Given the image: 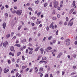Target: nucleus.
Segmentation results:
<instances>
[{
    "label": "nucleus",
    "instance_id": "50",
    "mask_svg": "<svg viewBox=\"0 0 77 77\" xmlns=\"http://www.w3.org/2000/svg\"><path fill=\"white\" fill-rule=\"evenodd\" d=\"M16 13V11H13L12 12V14H15Z\"/></svg>",
    "mask_w": 77,
    "mask_h": 77
},
{
    "label": "nucleus",
    "instance_id": "20",
    "mask_svg": "<svg viewBox=\"0 0 77 77\" xmlns=\"http://www.w3.org/2000/svg\"><path fill=\"white\" fill-rule=\"evenodd\" d=\"M41 14V12H38L37 14V15L38 17H39V15Z\"/></svg>",
    "mask_w": 77,
    "mask_h": 77
},
{
    "label": "nucleus",
    "instance_id": "46",
    "mask_svg": "<svg viewBox=\"0 0 77 77\" xmlns=\"http://www.w3.org/2000/svg\"><path fill=\"white\" fill-rule=\"evenodd\" d=\"M5 8H9V6H8V5H5Z\"/></svg>",
    "mask_w": 77,
    "mask_h": 77
},
{
    "label": "nucleus",
    "instance_id": "53",
    "mask_svg": "<svg viewBox=\"0 0 77 77\" xmlns=\"http://www.w3.org/2000/svg\"><path fill=\"white\" fill-rule=\"evenodd\" d=\"M29 68H27L26 69V72H27L29 71Z\"/></svg>",
    "mask_w": 77,
    "mask_h": 77
},
{
    "label": "nucleus",
    "instance_id": "54",
    "mask_svg": "<svg viewBox=\"0 0 77 77\" xmlns=\"http://www.w3.org/2000/svg\"><path fill=\"white\" fill-rule=\"evenodd\" d=\"M32 38H30L29 39V42H30L32 41Z\"/></svg>",
    "mask_w": 77,
    "mask_h": 77
},
{
    "label": "nucleus",
    "instance_id": "29",
    "mask_svg": "<svg viewBox=\"0 0 77 77\" xmlns=\"http://www.w3.org/2000/svg\"><path fill=\"white\" fill-rule=\"evenodd\" d=\"M26 68V66H23L22 67V69H24L25 68Z\"/></svg>",
    "mask_w": 77,
    "mask_h": 77
},
{
    "label": "nucleus",
    "instance_id": "26",
    "mask_svg": "<svg viewBox=\"0 0 77 77\" xmlns=\"http://www.w3.org/2000/svg\"><path fill=\"white\" fill-rule=\"evenodd\" d=\"M52 26H53V23H51L49 26V28H51L52 27Z\"/></svg>",
    "mask_w": 77,
    "mask_h": 77
},
{
    "label": "nucleus",
    "instance_id": "39",
    "mask_svg": "<svg viewBox=\"0 0 77 77\" xmlns=\"http://www.w3.org/2000/svg\"><path fill=\"white\" fill-rule=\"evenodd\" d=\"M46 29L47 31H48L49 30V27H48V26H47L46 28Z\"/></svg>",
    "mask_w": 77,
    "mask_h": 77
},
{
    "label": "nucleus",
    "instance_id": "38",
    "mask_svg": "<svg viewBox=\"0 0 77 77\" xmlns=\"http://www.w3.org/2000/svg\"><path fill=\"white\" fill-rule=\"evenodd\" d=\"M53 42L54 44H55V43H56V40H53Z\"/></svg>",
    "mask_w": 77,
    "mask_h": 77
},
{
    "label": "nucleus",
    "instance_id": "58",
    "mask_svg": "<svg viewBox=\"0 0 77 77\" xmlns=\"http://www.w3.org/2000/svg\"><path fill=\"white\" fill-rule=\"evenodd\" d=\"M32 26H35V23H32Z\"/></svg>",
    "mask_w": 77,
    "mask_h": 77
},
{
    "label": "nucleus",
    "instance_id": "56",
    "mask_svg": "<svg viewBox=\"0 0 77 77\" xmlns=\"http://www.w3.org/2000/svg\"><path fill=\"white\" fill-rule=\"evenodd\" d=\"M29 51V50H28V49H27L26 50V53H28V51Z\"/></svg>",
    "mask_w": 77,
    "mask_h": 77
},
{
    "label": "nucleus",
    "instance_id": "64",
    "mask_svg": "<svg viewBox=\"0 0 77 77\" xmlns=\"http://www.w3.org/2000/svg\"><path fill=\"white\" fill-rule=\"evenodd\" d=\"M20 50H21V51H23V48H20Z\"/></svg>",
    "mask_w": 77,
    "mask_h": 77
},
{
    "label": "nucleus",
    "instance_id": "62",
    "mask_svg": "<svg viewBox=\"0 0 77 77\" xmlns=\"http://www.w3.org/2000/svg\"><path fill=\"white\" fill-rule=\"evenodd\" d=\"M24 30H27V28H24Z\"/></svg>",
    "mask_w": 77,
    "mask_h": 77
},
{
    "label": "nucleus",
    "instance_id": "14",
    "mask_svg": "<svg viewBox=\"0 0 77 77\" xmlns=\"http://www.w3.org/2000/svg\"><path fill=\"white\" fill-rule=\"evenodd\" d=\"M21 52H18L17 54V56H19L20 54H21Z\"/></svg>",
    "mask_w": 77,
    "mask_h": 77
},
{
    "label": "nucleus",
    "instance_id": "4",
    "mask_svg": "<svg viewBox=\"0 0 77 77\" xmlns=\"http://www.w3.org/2000/svg\"><path fill=\"white\" fill-rule=\"evenodd\" d=\"M52 49V48H51V47H48L46 49H45V51H46L48 52V51H48V50H51Z\"/></svg>",
    "mask_w": 77,
    "mask_h": 77
},
{
    "label": "nucleus",
    "instance_id": "57",
    "mask_svg": "<svg viewBox=\"0 0 77 77\" xmlns=\"http://www.w3.org/2000/svg\"><path fill=\"white\" fill-rule=\"evenodd\" d=\"M8 63L10 64L11 63V61L10 60H8Z\"/></svg>",
    "mask_w": 77,
    "mask_h": 77
},
{
    "label": "nucleus",
    "instance_id": "5",
    "mask_svg": "<svg viewBox=\"0 0 77 77\" xmlns=\"http://www.w3.org/2000/svg\"><path fill=\"white\" fill-rule=\"evenodd\" d=\"M73 24V21H70L68 23V26H69V25L70 26H72V25Z\"/></svg>",
    "mask_w": 77,
    "mask_h": 77
},
{
    "label": "nucleus",
    "instance_id": "42",
    "mask_svg": "<svg viewBox=\"0 0 77 77\" xmlns=\"http://www.w3.org/2000/svg\"><path fill=\"white\" fill-rule=\"evenodd\" d=\"M52 38V36H50L48 37V40H51V38Z\"/></svg>",
    "mask_w": 77,
    "mask_h": 77
},
{
    "label": "nucleus",
    "instance_id": "27",
    "mask_svg": "<svg viewBox=\"0 0 77 77\" xmlns=\"http://www.w3.org/2000/svg\"><path fill=\"white\" fill-rule=\"evenodd\" d=\"M28 9L29 10H30V11H32L33 10L32 9V8H29Z\"/></svg>",
    "mask_w": 77,
    "mask_h": 77
},
{
    "label": "nucleus",
    "instance_id": "21",
    "mask_svg": "<svg viewBox=\"0 0 77 77\" xmlns=\"http://www.w3.org/2000/svg\"><path fill=\"white\" fill-rule=\"evenodd\" d=\"M22 27V25H20L18 28V30H20L21 29V27Z\"/></svg>",
    "mask_w": 77,
    "mask_h": 77
},
{
    "label": "nucleus",
    "instance_id": "44",
    "mask_svg": "<svg viewBox=\"0 0 77 77\" xmlns=\"http://www.w3.org/2000/svg\"><path fill=\"white\" fill-rule=\"evenodd\" d=\"M18 75H19V73L18 72H17L16 74V77H18Z\"/></svg>",
    "mask_w": 77,
    "mask_h": 77
},
{
    "label": "nucleus",
    "instance_id": "33",
    "mask_svg": "<svg viewBox=\"0 0 77 77\" xmlns=\"http://www.w3.org/2000/svg\"><path fill=\"white\" fill-rule=\"evenodd\" d=\"M53 19L54 20H56V17H53Z\"/></svg>",
    "mask_w": 77,
    "mask_h": 77
},
{
    "label": "nucleus",
    "instance_id": "1",
    "mask_svg": "<svg viewBox=\"0 0 77 77\" xmlns=\"http://www.w3.org/2000/svg\"><path fill=\"white\" fill-rule=\"evenodd\" d=\"M53 5H54V7L55 8H57V7L58 6V1H56L55 0H54V1L53 2Z\"/></svg>",
    "mask_w": 77,
    "mask_h": 77
},
{
    "label": "nucleus",
    "instance_id": "23",
    "mask_svg": "<svg viewBox=\"0 0 77 77\" xmlns=\"http://www.w3.org/2000/svg\"><path fill=\"white\" fill-rule=\"evenodd\" d=\"M15 46H17L18 47H20V45L19 44H16Z\"/></svg>",
    "mask_w": 77,
    "mask_h": 77
},
{
    "label": "nucleus",
    "instance_id": "41",
    "mask_svg": "<svg viewBox=\"0 0 77 77\" xmlns=\"http://www.w3.org/2000/svg\"><path fill=\"white\" fill-rule=\"evenodd\" d=\"M57 17L58 18H59L60 17V15L59 14H58L57 15Z\"/></svg>",
    "mask_w": 77,
    "mask_h": 77
},
{
    "label": "nucleus",
    "instance_id": "22",
    "mask_svg": "<svg viewBox=\"0 0 77 77\" xmlns=\"http://www.w3.org/2000/svg\"><path fill=\"white\" fill-rule=\"evenodd\" d=\"M35 3L36 5H38L39 3V0H38L35 1Z\"/></svg>",
    "mask_w": 77,
    "mask_h": 77
},
{
    "label": "nucleus",
    "instance_id": "30",
    "mask_svg": "<svg viewBox=\"0 0 77 77\" xmlns=\"http://www.w3.org/2000/svg\"><path fill=\"white\" fill-rule=\"evenodd\" d=\"M49 6L50 8H51V7H52V2H51L50 3Z\"/></svg>",
    "mask_w": 77,
    "mask_h": 77
},
{
    "label": "nucleus",
    "instance_id": "6",
    "mask_svg": "<svg viewBox=\"0 0 77 77\" xmlns=\"http://www.w3.org/2000/svg\"><path fill=\"white\" fill-rule=\"evenodd\" d=\"M2 26L4 29H5V28H6V23L4 22L3 23Z\"/></svg>",
    "mask_w": 77,
    "mask_h": 77
},
{
    "label": "nucleus",
    "instance_id": "10",
    "mask_svg": "<svg viewBox=\"0 0 77 77\" xmlns=\"http://www.w3.org/2000/svg\"><path fill=\"white\" fill-rule=\"evenodd\" d=\"M11 51H15L14 50V47L11 46Z\"/></svg>",
    "mask_w": 77,
    "mask_h": 77
},
{
    "label": "nucleus",
    "instance_id": "16",
    "mask_svg": "<svg viewBox=\"0 0 77 77\" xmlns=\"http://www.w3.org/2000/svg\"><path fill=\"white\" fill-rule=\"evenodd\" d=\"M31 19H32V20H36V18L35 17H32Z\"/></svg>",
    "mask_w": 77,
    "mask_h": 77
},
{
    "label": "nucleus",
    "instance_id": "24",
    "mask_svg": "<svg viewBox=\"0 0 77 77\" xmlns=\"http://www.w3.org/2000/svg\"><path fill=\"white\" fill-rule=\"evenodd\" d=\"M17 35L18 36H21V34L20 33H18L17 35Z\"/></svg>",
    "mask_w": 77,
    "mask_h": 77
},
{
    "label": "nucleus",
    "instance_id": "31",
    "mask_svg": "<svg viewBox=\"0 0 77 77\" xmlns=\"http://www.w3.org/2000/svg\"><path fill=\"white\" fill-rule=\"evenodd\" d=\"M23 69H21L20 70V73H21V74H23Z\"/></svg>",
    "mask_w": 77,
    "mask_h": 77
},
{
    "label": "nucleus",
    "instance_id": "51",
    "mask_svg": "<svg viewBox=\"0 0 77 77\" xmlns=\"http://www.w3.org/2000/svg\"><path fill=\"white\" fill-rule=\"evenodd\" d=\"M29 54H32V51H29Z\"/></svg>",
    "mask_w": 77,
    "mask_h": 77
},
{
    "label": "nucleus",
    "instance_id": "40",
    "mask_svg": "<svg viewBox=\"0 0 77 77\" xmlns=\"http://www.w3.org/2000/svg\"><path fill=\"white\" fill-rule=\"evenodd\" d=\"M59 23L60 25L62 24V21H60Z\"/></svg>",
    "mask_w": 77,
    "mask_h": 77
},
{
    "label": "nucleus",
    "instance_id": "2",
    "mask_svg": "<svg viewBox=\"0 0 77 77\" xmlns=\"http://www.w3.org/2000/svg\"><path fill=\"white\" fill-rule=\"evenodd\" d=\"M22 10H18L16 12V14L17 15H18L19 16H20L22 13Z\"/></svg>",
    "mask_w": 77,
    "mask_h": 77
},
{
    "label": "nucleus",
    "instance_id": "52",
    "mask_svg": "<svg viewBox=\"0 0 77 77\" xmlns=\"http://www.w3.org/2000/svg\"><path fill=\"white\" fill-rule=\"evenodd\" d=\"M29 46H30V47H32V44L31 43H29Z\"/></svg>",
    "mask_w": 77,
    "mask_h": 77
},
{
    "label": "nucleus",
    "instance_id": "7",
    "mask_svg": "<svg viewBox=\"0 0 77 77\" xmlns=\"http://www.w3.org/2000/svg\"><path fill=\"white\" fill-rule=\"evenodd\" d=\"M62 52H60V53L58 54V55L57 56V58H60V56H61V55H62Z\"/></svg>",
    "mask_w": 77,
    "mask_h": 77
},
{
    "label": "nucleus",
    "instance_id": "8",
    "mask_svg": "<svg viewBox=\"0 0 77 77\" xmlns=\"http://www.w3.org/2000/svg\"><path fill=\"white\" fill-rule=\"evenodd\" d=\"M34 69H35V70H36L35 71V73H37V72H38V67H36Z\"/></svg>",
    "mask_w": 77,
    "mask_h": 77
},
{
    "label": "nucleus",
    "instance_id": "37",
    "mask_svg": "<svg viewBox=\"0 0 77 77\" xmlns=\"http://www.w3.org/2000/svg\"><path fill=\"white\" fill-rule=\"evenodd\" d=\"M14 32H12L11 35V36H13V35H14Z\"/></svg>",
    "mask_w": 77,
    "mask_h": 77
},
{
    "label": "nucleus",
    "instance_id": "34",
    "mask_svg": "<svg viewBox=\"0 0 77 77\" xmlns=\"http://www.w3.org/2000/svg\"><path fill=\"white\" fill-rule=\"evenodd\" d=\"M69 39H67L66 40V42H69Z\"/></svg>",
    "mask_w": 77,
    "mask_h": 77
},
{
    "label": "nucleus",
    "instance_id": "28",
    "mask_svg": "<svg viewBox=\"0 0 77 77\" xmlns=\"http://www.w3.org/2000/svg\"><path fill=\"white\" fill-rule=\"evenodd\" d=\"M43 71V68H40V71L42 72Z\"/></svg>",
    "mask_w": 77,
    "mask_h": 77
},
{
    "label": "nucleus",
    "instance_id": "35",
    "mask_svg": "<svg viewBox=\"0 0 77 77\" xmlns=\"http://www.w3.org/2000/svg\"><path fill=\"white\" fill-rule=\"evenodd\" d=\"M58 32H59V31H58V30H57L56 32V35H58Z\"/></svg>",
    "mask_w": 77,
    "mask_h": 77
},
{
    "label": "nucleus",
    "instance_id": "15",
    "mask_svg": "<svg viewBox=\"0 0 77 77\" xmlns=\"http://www.w3.org/2000/svg\"><path fill=\"white\" fill-rule=\"evenodd\" d=\"M40 51H42L41 52V54H43V52H44V49L43 48H41L40 49Z\"/></svg>",
    "mask_w": 77,
    "mask_h": 77
},
{
    "label": "nucleus",
    "instance_id": "47",
    "mask_svg": "<svg viewBox=\"0 0 77 77\" xmlns=\"http://www.w3.org/2000/svg\"><path fill=\"white\" fill-rule=\"evenodd\" d=\"M48 71H50V68L49 66L48 67Z\"/></svg>",
    "mask_w": 77,
    "mask_h": 77
},
{
    "label": "nucleus",
    "instance_id": "45",
    "mask_svg": "<svg viewBox=\"0 0 77 77\" xmlns=\"http://www.w3.org/2000/svg\"><path fill=\"white\" fill-rule=\"evenodd\" d=\"M48 77V74H47L45 76V77Z\"/></svg>",
    "mask_w": 77,
    "mask_h": 77
},
{
    "label": "nucleus",
    "instance_id": "60",
    "mask_svg": "<svg viewBox=\"0 0 77 77\" xmlns=\"http://www.w3.org/2000/svg\"><path fill=\"white\" fill-rule=\"evenodd\" d=\"M16 38V36H14L12 38L13 39H15Z\"/></svg>",
    "mask_w": 77,
    "mask_h": 77
},
{
    "label": "nucleus",
    "instance_id": "19",
    "mask_svg": "<svg viewBox=\"0 0 77 77\" xmlns=\"http://www.w3.org/2000/svg\"><path fill=\"white\" fill-rule=\"evenodd\" d=\"M47 5H48V4L46 2L44 4V7H46V6H47Z\"/></svg>",
    "mask_w": 77,
    "mask_h": 77
},
{
    "label": "nucleus",
    "instance_id": "12",
    "mask_svg": "<svg viewBox=\"0 0 77 77\" xmlns=\"http://www.w3.org/2000/svg\"><path fill=\"white\" fill-rule=\"evenodd\" d=\"M21 42L22 43H23L24 42H26V39H23L21 41Z\"/></svg>",
    "mask_w": 77,
    "mask_h": 77
},
{
    "label": "nucleus",
    "instance_id": "61",
    "mask_svg": "<svg viewBox=\"0 0 77 77\" xmlns=\"http://www.w3.org/2000/svg\"><path fill=\"white\" fill-rule=\"evenodd\" d=\"M57 9H58V10H60V7H58L57 8Z\"/></svg>",
    "mask_w": 77,
    "mask_h": 77
},
{
    "label": "nucleus",
    "instance_id": "59",
    "mask_svg": "<svg viewBox=\"0 0 77 77\" xmlns=\"http://www.w3.org/2000/svg\"><path fill=\"white\" fill-rule=\"evenodd\" d=\"M11 73H12V74H14V71L12 70L11 71Z\"/></svg>",
    "mask_w": 77,
    "mask_h": 77
},
{
    "label": "nucleus",
    "instance_id": "63",
    "mask_svg": "<svg viewBox=\"0 0 77 77\" xmlns=\"http://www.w3.org/2000/svg\"><path fill=\"white\" fill-rule=\"evenodd\" d=\"M67 24V22H65L64 23V25L65 26H66V25Z\"/></svg>",
    "mask_w": 77,
    "mask_h": 77
},
{
    "label": "nucleus",
    "instance_id": "43",
    "mask_svg": "<svg viewBox=\"0 0 77 77\" xmlns=\"http://www.w3.org/2000/svg\"><path fill=\"white\" fill-rule=\"evenodd\" d=\"M11 60L13 62H15V59L14 58H12Z\"/></svg>",
    "mask_w": 77,
    "mask_h": 77
},
{
    "label": "nucleus",
    "instance_id": "11",
    "mask_svg": "<svg viewBox=\"0 0 77 77\" xmlns=\"http://www.w3.org/2000/svg\"><path fill=\"white\" fill-rule=\"evenodd\" d=\"M41 23V21H37L35 23V24H37L38 25V24H40V23Z\"/></svg>",
    "mask_w": 77,
    "mask_h": 77
},
{
    "label": "nucleus",
    "instance_id": "48",
    "mask_svg": "<svg viewBox=\"0 0 77 77\" xmlns=\"http://www.w3.org/2000/svg\"><path fill=\"white\" fill-rule=\"evenodd\" d=\"M76 13H77V12H76V11H74L73 12L72 14H76Z\"/></svg>",
    "mask_w": 77,
    "mask_h": 77
},
{
    "label": "nucleus",
    "instance_id": "18",
    "mask_svg": "<svg viewBox=\"0 0 77 77\" xmlns=\"http://www.w3.org/2000/svg\"><path fill=\"white\" fill-rule=\"evenodd\" d=\"M75 1H74L73 2V3H72V5H73L74 6L75 5Z\"/></svg>",
    "mask_w": 77,
    "mask_h": 77
},
{
    "label": "nucleus",
    "instance_id": "3",
    "mask_svg": "<svg viewBox=\"0 0 77 77\" xmlns=\"http://www.w3.org/2000/svg\"><path fill=\"white\" fill-rule=\"evenodd\" d=\"M8 42L7 41L5 42L4 43H3V46L5 48H6V45H8Z\"/></svg>",
    "mask_w": 77,
    "mask_h": 77
},
{
    "label": "nucleus",
    "instance_id": "9",
    "mask_svg": "<svg viewBox=\"0 0 77 77\" xmlns=\"http://www.w3.org/2000/svg\"><path fill=\"white\" fill-rule=\"evenodd\" d=\"M39 48H40V47L38 46V47H37L35 49L34 51H38V49H39Z\"/></svg>",
    "mask_w": 77,
    "mask_h": 77
},
{
    "label": "nucleus",
    "instance_id": "13",
    "mask_svg": "<svg viewBox=\"0 0 77 77\" xmlns=\"http://www.w3.org/2000/svg\"><path fill=\"white\" fill-rule=\"evenodd\" d=\"M42 60H47V58L46 57H44L42 58Z\"/></svg>",
    "mask_w": 77,
    "mask_h": 77
},
{
    "label": "nucleus",
    "instance_id": "17",
    "mask_svg": "<svg viewBox=\"0 0 77 77\" xmlns=\"http://www.w3.org/2000/svg\"><path fill=\"white\" fill-rule=\"evenodd\" d=\"M66 45H67V46H69V45H70V42H67Z\"/></svg>",
    "mask_w": 77,
    "mask_h": 77
},
{
    "label": "nucleus",
    "instance_id": "25",
    "mask_svg": "<svg viewBox=\"0 0 77 77\" xmlns=\"http://www.w3.org/2000/svg\"><path fill=\"white\" fill-rule=\"evenodd\" d=\"M22 59L23 60H25V58H24V56H22Z\"/></svg>",
    "mask_w": 77,
    "mask_h": 77
},
{
    "label": "nucleus",
    "instance_id": "36",
    "mask_svg": "<svg viewBox=\"0 0 77 77\" xmlns=\"http://www.w3.org/2000/svg\"><path fill=\"white\" fill-rule=\"evenodd\" d=\"M6 37L7 38H9L10 37V35L9 34H8L6 35Z\"/></svg>",
    "mask_w": 77,
    "mask_h": 77
},
{
    "label": "nucleus",
    "instance_id": "55",
    "mask_svg": "<svg viewBox=\"0 0 77 77\" xmlns=\"http://www.w3.org/2000/svg\"><path fill=\"white\" fill-rule=\"evenodd\" d=\"M75 45H77V41H76L75 42Z\"/></svg>",
    "mask_w": 77,
    "mask_h": 77
},
{
    "label": "nucleus",
    "instance_id": "32",
    "mask_svg": "<svg viewBox=\"0 0 77 77\" xmlns=\"http://www.w3.org/2000/svg\"><path fill=\"white\" fill-rule=\"evenodd\" d=\"M66 21H68V17H66Z\"/></svg>",
    "mask_w": 77,
    "mask_h": 77
},
{
    "label": "nucleus",
    "instance_id": "49",
    "mask_svg": "<svg viewBox=\"0 0 77 77\" xmlns=\"http://www.w3.org/2000/svg\"><path fill=\"white\" fill-rule=\"evenodd\" d=\"M39 26L40 27H42V24H41L39 25Z\"/></svg>",
    "mask_w": 77,
    "mask_h": 77
}]
</instances>
